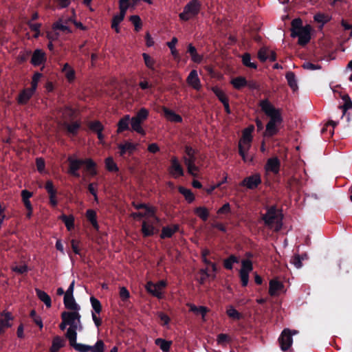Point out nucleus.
<instances>
[{"label":"nucleus","instance_id":"f257e3e1","mask_svg":"<svg viewBox=\"0 0 352 352\" xmlns=\"http://www.w3.org/2000/svg\"><path fill=\"white\" fill-rule=\"evenodd\" d=\"M259 106L270 119L266 125L265 135L272 136L277 133L278 126L283 121L280 111L276 109L268 100H262L259 102Z\"/></svg>","mask_w":352,"mask_h":352},{"label":"nucleus","instance_id":"f03ea898","mask_svg":"<svg viewBox=\"0 0 352 352\" xmlns=\"http://www.w3.org/2000/svg\"><path fill=\"white\" fill-rule=\"evenodd\" d=\"M61 318L63 320H66L69 326L65 334L66 338L69 342L74 343L75 340H77V331L82 330L80 311H64L61 314Z\"/></svg>","mask_w":352,"mask_h":352},{"label":"nucleus","instance_id":"7ed1b4c3","mask_svg":"<svg viewBox=\"0 0 352 352\" xmlns=\"http://www.w3.org/2000/svg\"><path fill=\"white\" fill-rule=\"evenodd\" d=\"M253 129V126L245 129L243 131L242 137L239 142V153L243 162L248 164H252L254 161L253 155L249 153L252 145V133Z\"/></svg>","mask_w":352,"mask_h":352},{"label":"nucleus","instance_id":"20e7f679","mask_svg":"<svg viewBox=\"0 0 352 352\" xmlns=\"http://www.w3.org/2000/svg\"><path fill=\"white\" fill-rule=\"evenodd\" d=\"M311 30L309 25L302 26V22L300 19H295L292 21L291 36L294 38L298 37V43L300 45H305L309 42Z\"/></svg>","mask_w":352,"mask_h":352},{"label":"nucleus","instance_id":"39448f33","mask_svg":"<svg viewBox=\"0 0 352 352\" xmlns=\"http://www.w3.org/2000/svg\"><path fill=\"white\" fill-rule=\"evenodd\" d=\"M262 219L268 228L275 231L280 230L283 226V215L274 206L267 210Z\"/></svg>","mask_w":352,"mask_h":352},{"label":"nucleus","instance_id":"423d86ee","mask_svg":"<svg viewBox=\"0 0 352 352\" xmlns=\"http://www.w3.org/2000/svg\"><path fill=\"white\" fill-rule=\"evenodd\" d=\"M201 9V3L198 0H191L184 8V10L179 14L182 21H188L197 16Z\"/></svg>","mask_w":352,"mask_h":352},{"label":"nucleus","instance_id":"0eeeda50","mask_svg":"<svg viewBox=\"0 0 352 352\" xmlns=\"http://www.w3.org/2000/svg\"><path fill=\"white\" fill-rule=\"evenodd\" d=\"M77 340L74 342H69V344L78 352H104V344L102 340H98L94 345L77 343Z\"/></svg>","mask_w":352,"mask_h":352},{"label":"nucleus","instance_id":"6e6552de","mask_svg":"<svg viewBox=\"0 0 352 352\" xmlns=\"http://www.w3.org/2000/svg\"><path fill=\"white\" fill-rule=\"evenodd\" d=\"M297 333L298 331L296 330L291 331L288 329H285L283 331L278 339L280 346L282 351H285L291 347L293 343L292 336Z\"/></svg>","mask_w":352,"mask_h":352},{"label":"nucleus","instance_id":"1a4fd4ad","mask_svg":"<svg viewBox=\"0 0 352 352\" xmlns=\"http://www.w3.org/2000/svg\"><path fill=\"white\" fill-rule=\"evenodd\" d=\"M253 270L252 262L250 259L241 261V268L239 271V276L242 286L245 287L249 282V274Z\"/></svg>","mask_w":352,"mask_h":352},{"label":"nucleus","instance_id":"9d476101","mask_svg":"<svg viewBox=\"0 0 352 352\" xmlns=\"http://www.w3.org/2000/svg\"><path fill=\"white\" fill-rule=\"evenodd\" d=\"M166 286V282L165 280H160L156 283L149 281L146 285V289L157 298H162L163 297L162 291Z\"/></svg>","mask_w":352,"mask_h":352},{"label":"nucleus","instance_id":"9b49d317","mask_svg":"<svg viewBox=\"0 0 352 352\" xmlns=\"http://www.w3.org/2000/svg\"><path fill=\"white\" fill-rule=\"evenodd\" d=\"M69 16H62L56 23L53 24V30L55 32H60L65 34H69L72 30L69 27Z\"/></svg>","mask_w":352,"mask_h":352},{"label":"nucleus","instance_id":"f8f14e48","mask_svg":"<svg viewBox=\"0 0 352 352\" xmlns=\"http://www.w3.org/2000/svg\"><path fill=\"white\" fill-rule=\"evenodd\" d=\"M261 183V178L258 173L247 177L240 183V186L248 189H255Z\"/></svg>","mask_w":352,"mask_h":352},{"label":"nucleus","instance_id":"ddd939ff","mask_svg":"<svg viewBox=\"0 0 352 352\" xmlns=\"http://www.w3.org/2000/svg\"><path fill=\"white\" fill-rule=\"evenodd\" d=\"M169 173L174 178H178L184 174V169L177 157H172L170 166L168 168Z\"/></svg>","mask_w":352,"mask_h":352},{"label":"nucleus","instance_id":"4468645a","mask_svg":"<svg viewBox=\"0 0 352 352\" xmlns=\"http://www.w3.org/2000/svg\"><path fill=\"white\" fill-rule=\"evenodd\" d=\"M280 167V162L278 157H274L269 158L265 166V170L266 173H272L274 175H277L279 173Z\"/></svg>","mask_w":352,"mask_h":352},{"label":"nucleus","instance_id":"2eb2a0df","mask_svg":"<svg viewBox=\"0 0 352 352\" xmlns=\"http://www.w3.org/2000/svg\"><path fill=\"white\" fill-rule=\"evenodd\" d=\"M186 82L190 87L197 91L201 89V83L198 76L197 72L195 69L192 70L189 73L186 78Z\"/></svg>","mask_w":352,"mask_h":352},{"label":"nucleus","instance_id":"dca6fc26","mask_svg":"<svg viewBox=\"0 0 352 352\" xmlns=\"http://www.w3.org/2000/svg\"><path fill=\"white\" fill-rule=\"evenodd\" d=\"M13 317L11 313L3 311L0 316V334L3 333L5 330L12 326L11 321Z\"/></svg>","mask_w":352,"mask_h":352},{"label":"nucleus","instance_id":"f3484780","mask_svg":"<svg viewBox=\"0 0 352 352\" xmlns=\"http://www.w3.org/2000/svg\"><path fill=\"white\" fill-rule=\"evenodd\" d=\"M283 289V284L276 279H272L269 283V294L271 296H279Z\"/></svg>","mask_w":352,"mask_h":352},{"label":"nucleus","instance_id":"a211bd4d","mask_svg":"<svg viewBox=\"0 0 352 352\" xmlns=\"http://www.w3.org/2000/svg\"><path fill=\"white\" fill-rule=\"evenodd\" d=\"M258 58L261 62H265L267 60L274 61L276 60V54L274 52L270 50L267 47H263L258 52Z\"/></svg>","mask_w":352,"mask_h":352},{"label":"nucleus","instance_id":"6ab92c4d","mask_svg":"<svg viewBox=\"0 0 352 352\" xmlns=\"http://www.w3.org/2000/svg\"><path fill=\"white\" fill-rule=\"evenodd\" d=\"M153 219H146L143 221L142 226V232L144 236H152L155 234V227L154 226L157 224Z\"/></svg>","mask_w":352,"mask_h":352},{"label":"nucleus","instance_id":"aec40b11","mask_svg":"<svg viewBox=\"0 0 352 352\" xmlns=\"http://www.w3.org/2000/svg\"><path fill=\"white\" fill-rule=\"evenodd\" d=\"M60 116L63 119V123L68 122L70 120L74 119L77 116V112L68 107H65L61 109L59 112Z\"/></svg>","mask_w":352,"mask_h":352},{"label":"nucleus","instance_id":"412c9836","mask_svg":"<svg viewBox=\"0 0 352 352\" xmlns=\"http://www.w3.org/2000/svg\"><path fill=\"white\" fill-rule=\"evenodd\" d=\"M68 161L69 162V173L75 177H79L80 175L78 172L80 166L84 164V161L82 160H76L72 157H69Z\"/></svg>","mask_w":352,"mask_h":352},{"label":"nucleus","instance_id":"4be33fe9","mask_svg":"<svg viewBox=\"0 0 352 352\" xmlns=\"http://www.w3.org/2000/svg\"><path fill=\"white\" fill-rule=\"evenodd\" d=\"M46 60L45 52L40 50L36 49L32 54L31 58V63L34 66H38L41 65Z\"/></svg>","mask_w":352,"mask_h":352},{"label":"nucleus","instance_id":"5701e85b","mask_svg":"<svg viewBox=\"0 0 352 352\" xmlns=\"http://www.w3.org/2000/svg\"><path fill=\"white\" fill-rule=\"evenodd\" d=\"M64 305L69 311H80V306L76 303L74 296H64Z\"/></svg>","mask_w":352,"mask_h":352},{"label":"nucleus","instance_id":"b1692460","mask_svg":"<svg viewBox=\"0 0 352 352\" xmlns=\"http://www.w3.org/2000/svg\"><path fill=\"white\" fill-rule=\"evenodd\" d=\"M196 151L190 146H185V155L183 157L184 164L196 162Z\"/></svg>","mask_w":352,"mask_h":352},{"label":"nucleus","instance_id":"393cba45","mask_svg":"<svg viewBox=\"0 0 352 352\" xmlns=\"http://www.w3.org/2000/svg\"><path fill=\"white\" fill-rule=\"evenodd\" d=\"M163 111L167 120L172 122H182V118L179 115L177 114L174 111L166 107H164Z\"/></svg>","mask_w":352,"mask_h":352},{"label":"nucleus","instance_id":"a878e982","mask_svg":"<svg viewBox=\"0 0 352 352\" xmlns=\"http://www.w3.org/2000/svg\"><path fill=\"white\" fill-rule=\"evenodd\" d=\"M179 230V226L177 224L164 227L162 230L161 238H170Z\"/></svg>","mask_w":352,"mask_h":352},{"label":"nucleus","instance_id":"bb28decb","mask_svg":"<svg viewBox=\"0 0 352 352\" xmlns=\"http://www.w3.org/2000/svg\"><path fill=\"white\" fill-rule=\"evenodd\" d=\"M34 92L31 88L24 89L19 96L18 102L21 104H26Z\"/></svg>","mask_w":352,"mask_h":352},{"label":"nucleus","instance_id":"cd10ccee","mask_svg":"<svg viewBox=\"0 0 352 352\" xmlns=\"http://www.w3.org/2000/svg\"><path fill=\"white\" fill-rule=\"evenodd\" d=\"M35 292L40 300H41L47 307H51L52 300L50 296L45 292L42 291L40 289L36 288Z\"/></svg>","mask_w":352,"mask_h":352},{"label":"nucleus","instance_id":"c85d7f7f","mask_svg":"<svg viewBox=\"0 0 352 352\" xmlns=\"http://www.w3.org/2000/svg\"><path fill=\"white\" fill-rule=\"evenodd\" d=\"M62 72L64 73L65 78L69 82L74 80L76 77L75 71L68 63H65L63 65Z\"/></svg>","mask_w":352,"mask_h":352},{"label":"nucleus","instance_id":"c756f323","mask_svg":"<svg viewBox=\"0 0 352 352\" xmlns=\"http://www.w3.org/2000/svg\"><path fill=\"white\" fill-rule=\"evenodd\" d=\"M155 344L158 346L163 352H168L172 345V341L166 340L163 338H157L155 340Z\"/></svg>","mask_w":352,"mask_h":352},{"label":"nucleus","instance_id":"7c9ffc66","mask_svg":"<svg viewBox=\"0 0 352 352\" xmlns=\"http://www.w3.org/2000/svg\"><path fill=\"white\" fill-rule=\"evenodd\" d=\"M187 305L189 307L190 311L197 315H201L203 319H204L207 312L208 311V308L204 306L197 307L195 305L191 303H189Z\"/></svg>","mask_w":352,"mask_h":352},{"label":"nucleus","instance_id":"2f4dec72","mask_svg":"<svg viewBox=\"0 0 352 352\" xmlns=\"http://www.w3.org/2000/svg\"><path fill=\"white\" fill-rule=\"evenodd\" d=\"M63 125L65 128H66L69 133L75 135L77 134L78 131L80 126V122L78 121H75L72 123L65 122L63 123Z\"/></svg>","mask_w":352,"mask_h":352},{"label":"nucleus","instance_id":"473e14b6","mask_svg":"<svg viewBox=\"0 0 352 352\" xmlns=\"http://www.w3.org/2000/svg\"><path fill=\"white\" fill-rule=\"evenodd\" d=\"M285 78L291 89L294 91H296L298 89V86L295 74L292 72H289L286 74Z\"/></svg>","mask_w":352,"mask_h":352},{"label":"nucleus","instance_id":"72a5a7b5","mask_svg":"<svg viewBox=\"0 0 352 352\" xmlns=\"http://www.w3.org/2000/svg\"><path fill=\"white\" fill-rule=\"evenodd\" d=\"M188 52L190 54L191 59L194 63H200L202 61L203 56L197 52L196 48L192 44L188 45Z\"/></svg>","mask_w":352,"mask_h":352},{"label":"nucleus","instance_id":"f704fd0d","mask_svg":"<svg viewBox=\"0 0 352 352\" xmlns=\"http://www.w3.org/2000/svg\"><path fill=\"white\" fill-rule=\"evenodd\" d=\"M130 122L131 125V129L142 135L146 134L145 131L142 129L141 124L142 121L136 119L135 118H130Z\"/></svg>","mask_w":352,"mask_h":352},{"label":"nucleus","instance_id":"c9c22d12","mask_svg":"<svg viewBox=\"0 0 352 352\" xmlns=\"http://www.w3.org/2000/svg\"><path fill=\"white\" fill-rule=\"evenodd\" d=\"M64 344L65 341L62 338L59 336L54 337L52 340L50 352H58L60 349L64 346Z\"/></svg>","mask_w":352,"mask_h":352},{"label":"nucleus","instance_id":"e433bc0d","mask_svg":"<svg viewBox=\"0 0 352 352\" xmlns=\"http://www.w3.org/2000/svg\"><path fill=\"white\" fill-rule=\"evenodd\" d=\"M130 122V116L126 115L121 118L118 123V133H121L129 129V124Z\"/></svg>","mask_w":352,"mask_h":352},{"label":"nucleus","instance_id":"4c0bfd02","mask_svg":"<svg viewBox=\"0 0 352 352\" xmlns=\"http://www.w3.org/2000/svg\"><path fill=\"white\" fill-rule=\"evenodd\" d=\"M144 209L146 210V212L144 214V217H148L147 219H153L156 223L160 222L159 218L155 215V208L146 205Z\"/></svg>","mask_w":352,"mask_h":352},{"label":"nucleus","instance_id":"58836bf2","mask_svg":"<svg viewBox=\"0 0 352 352\" xmlns=\"http://www.w3.org/2000/svg\"><path fill=\"white\" fill-rule=\"evenodd\" d=\"M65 223L67 229L70 231L74 228V217L73 215L62 214L59 217Z\"/></svg>","mask_w":352,"mask_h":352},{"label":"nucleus","instance_id":"ea45409f","mask_svg":"<svg viewBox=\"0 0 352 352\" xmlns=\"http://www.w3.org/2000/svg\"><path fill=\"white\" fill-rule=\"evenodd\" d=\"M118 148L120 150V155H123L126 152L132 153L136 148V145L131 142H126L123 144H120Z\"/></svg>","mask_w":352,"mask_h":352},{"label":"nucleus","instance_id":"a19ab883","mask_svg":"<svg viewBox=\"0 0 352 352\" xmlns=\"http://www.w3.org/2000/svg\"><path fill=\"white\" fill-rule=\"evenodd\" d=\"M145 65L152 71L155 70L156 60L146 53L142 54Z\"/></svg>","mask_w":352,"mask_h":352},{"label":"nucleus","instance_id":"79ce46f5","mask_svg":"<svg viewBox=\"0 0 352 352\" xmlns=\"http://www.w3.org/2000/svg\"><path fill=\"white\" fill-rule=\"evenodd\" d=\"M178 190H179V192L182 195H184V197H185L186 200L188 203H192V202L194 201L195 196H194L193 193L192 192V191L190 189H188V188H186L184 187L180 186V187H179Z\"/></svg>","mask_w":352,"mask_h":352},{"label":"nucleus","instance_id":"37998d69","mask_svg":"<svg viewBox=\"0 0 352 352\" xmlns=\"http://www.w3.org/2000/svg\"><path fill=\"white\" fill-rule=\"evenodd\" d=\"M86 216L87 219L90 221L91 225L94 226V228L96 230L98 229L99 226L97 221L96 219V213L93 210H87L86 212Z\"/></svg>","mask_w":352,"mask_h":352},{"label":"nucleus","instance_id":"c03bdc74","mask_svg":"<svg viewBox=\"0 0 352 352\" xmlns=\"http://www.w3.org/2000/svg\"><path fill=\"white\" fill-rule=\"evenodd\" d=\"M135 8V6H133L132 0H120L119 3L120 12L126 14V11L129 8Z\"/></svg>","mask_w":352,"mask_h":352},{"label":"nucleus","instance_id":"a18cd8bd","mask_svg":"<svg viewBox=\"0 0 352 352\" xmlns=\"http://www.w3.org/2000/svg\"><path fill=\"white\" fill-rule=\"evenodd\" d=\"M84 161V164H85V170L89 172V173L91 175H96L97 172L96 170V164L95 162L91 160V159H87Z\"/></svg>","mask_w":352,"mask_h":352},{"label":"nucleus","instance_id":"49530a36","mask_svg":"<svg viewBox=\"0 0 352 352\" xmlns=\"http://www.w3.org/2000/svg\"><path fill=\"white\" fill-rule=\"evenodd\" d=\"M195 213L203 221H206L209 216V212L206 207H198L195 209Z\"/></svg>","mask_w":352,"mask_h":352},{"label":"nucleus","instance_id":"de8ad7c7","mask_svg":"<svg viewBox=\"0 0 352 352\" xmlns=\"http://www.w3.org/2000/svg\"><path fill=\"white\" fill-rule=\"evenodd\" d=\"M239 258L234 255H230L228 258L223 261V265L226 269L232 270L233 264L239 263Z\"/></svg>","mask_w":352,"mask_h":352},{"label":"nucleus","instance_id":"09e8293b","mask_svg":"<svg viewBox=\"0 0 352 352\" xmlns=\"http://www.w3.org/2000/svg\"><path fill=\"white\" fill-rule=\"evenodd\" d=\"M90 302L92 307L91 312L100 313L102 311V305L100 302L94 296L90 297Z\"/></svg>","mask_w":352,"mask_h":352},{"label":"nucleus","instance_id":"8fccbe9b","mask_svg":"<svg viewBox=\"0 0 352 352\" xmlns=\"http://www.w3.org/2000/svg\"><path fill=\"white\" fill-rule=\"evenodd\" d=\"M231 83L234 88L239 89L246 85L247 81L243 77H237L232 79Z\"/></svg>","mask_w":352,"mask_h":352},{"label":"nucleus","instance_id":"3c124183","mask_svg":"<svg viewBox=\"0 0 352 352\" xmlns=\"http://www.w3.org/2000/svg\"><path fill=\"white\" fill-rule=\"evenodd\" d=\"M251 60L250 54L248 53L244 54L242 56V61L244 65L252 69H256L257 67L256 64L254 62H252Z\"/></svg>","mask_w":352,"mask_h":352},{"label":"nucleus","instance_id":"603ef678","mask_svg":"<svg viewBox=\"0 0 352 352\" xmlns=\"http://www.w3.org/2000/svg\"><path fill=\"white\" fill-rule=\"evenodd\" d=\"M212 90L222 103L228 100L225 93L220 88L217 87H212Z\"/></svg>","mask_w":352,"mask_h":352},{"label":"nucleus","instance_id":"864d4df0","mask_svg":"<svg viewBox=\"0 0 352 352\" xmlns=\"http://www.w3.org/2000/svg\"><path fill=\"white\" fill-rule=\"evenodd\" d=\"M187 167L188 173L193 177H197L199 170L196 162L187 163L185 164Z\"/></svg>","mask_w":352,"mask_h":352},{"label":"nucleus","instance_id":"5fc2aeb1","mask_svg":"<svg viewBox=\"0 0 352 352\" xmlns=\"http://www.w3.org/2000/svg\"><path fill=\"white\" fill-rule=\"evenodd\" d=\"M226 313L230 318L234 320H239L241 318V314L232 306L228 307Z\"/></svg>","mask_w":352,"mask_h":352},{"label":"nucleus","instance_id":"6e6d98bb","mask_svg":"<svg viewBox=\"0 0 352 352\" xmlns=\"http://www.w3.org/2000/svg\"><path fill=\"white\" fill-rule=\"evenodd\" d=\"M105 166L109 171L116 172L118 170V168L112 157H108L106 159Z\"/></svg>","mask_w":352,"mask_h":352},{"label":"nucleus","instance_id":"4d7b16f0","mask_svg":"<svg viewBox=\"0 0 352 352\" xmlns=\"http://www.w3.org/2000/svg\"><path fill=\"white\" fill-rule=\"evenodd\" d=\"M148 116V111L145 108H142L140 109V111L137 113L136 116H134L136 119L143 122Z\"/></svg>","mask_w":352,"mask_h":352},{"label":"nucleus","instance_id":"13d9d810","mask_svg":"<svg viewBox=\"0 0 352 352\" xmlns=\"http://www.w3.org/2000/svg\"><path fill=\"white\" fill-rule=\"evenodd\" d=\"M130 21L133 24L135 30L138 32L141 29V19L138 15H133L130 17Z\"/></svg>","mask_w":352,"mask_h":352},{"label":"nucleus","instance_id":"bf43d9fd","mask_svg":"<svg viewBox=\"0 0 352 352\" xmlns=\"http://www.w3.org/2000/svg\"><path fill=\"white\" fill-rule=\"evenodd\" d=\"M229 340V336L225 333L219 334L217 338V344L223 346H225Z\"/></svg>","mask_w":352,"mask_h":352},{"label":"nucleus","instance_id":"052dcab7","mask_svg":"<svg viewBox=\"0 0 352 352\" xmlns=\"http://www.w3.org/2000/svg\"><path fill=\"white\" fill-rule=\"evenodd\" d=\"M89 129L94 132H100L103 130V126L99 121L91 122L89 124Z\"/></svg>","mask_w":352,"mask_h":352},{"label":"nucleus","instance_id":"680f3d73","mask_svg":"<svg viewBox=\"0 0 352 352\" xmlns=\"http://www.w3.org/2000/svg\"><path fill=\"white\" fill-rule=\"evenodd\" d=\"M41 76H42V74L38 72L35 73L33 75L32 82H31V87H30L32 90L36 91V89L37 88L38 82L40 80Z\"/></svg>","mask_w":352,"mask_h":352},{"label":"nucleus","instance_id":"e2e57ef3","mask_svg":"<svg viewBox=\"0 0 352 352\" xmlns=\"http://www.w3.org/2000/svg\"><path fill=\"white\" fill-rule=\"evenodd\" d=\"M47 193L50 196L56 195V190L54 187V184L52 181L49 180L46 182L45 186Z\"/></svg>","mask_w":352,"mask_h":352},{"label":"nucleus","instance_id":"0e129e2a","mask_svg":"<svg viewBox=\"0 0 352 352\" xmlns=\"http://www.w3.org/2000/svg\"><path fill=\"white\" fill-rule=\"evenodd\" d=\"M47 193L50 196L56 195V190L54 187V184L52 181L49 180L46 182L45 186Z\"/></svg>","mask_w":352,"mask_h":352},{"label":"nucleus","instance_id":"69168bd1","mask_svg":"<svg viewBox=\"0 0 352 352\" xmlns=\"http://www.w3.org/2000/svg\"><path fill=\"white\" fill-rule=\"evenodd\" d=\"M177 43V39L176 37H173L172 40L167 43L168 47L171 50V53L173 56H177V51L175 49V45Z\"/></svg>","mask_w":352,"mask_h":352},{"label":"nucleus","instance_id":"338daca9","mask_svg":"<svg viewBox=\"0 0 352 352\" xmlns=\"http://www.w3.org/2000/svg\"><path fill=\"white\" fill-rule=\"evenodd\" d=\"M291 263L297 269L302 267V258L299 255H295L291 258Z\"/></svg>","mask_w":352,"mask_h":352},{"label":"nucleus","instance_id":"774afa93","mask_svg":"<svg viewBox=\"0 0 352 352\" xmlns=\"http://www.w3.org/2000/svg\"><path fill=\"white\" fill-rule=\"evenodd\" d=\"M125 14L120 12L116 15H115L112 19L111 26H116V25H119L124 19Z\"/></svg>","mask_w":352,"mask_h":352}]
</instances>
